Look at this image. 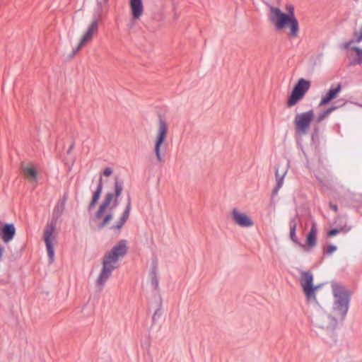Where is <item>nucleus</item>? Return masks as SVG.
<instances>
[{
  "instance_id": "f8f14e48",
  "label": "nucleus",
  "mask_w": 362,
  "mask_h": 362,
  "mask_svg": "<svg viewBox=\"0 0 362 362\" xmlns=\"http://www.w3.org/2000/svg\"><path fill=\"white\" fill-rule=\"evenodd\" d=\"M98 30V22L97 18H94L90 25L88 27L87 30L82 36L78 46L73 49V53L75 54L77 53L81 47L86 45V43L90 42L92 39L93 36L95 33H97Z\"/></svg>"
},
{
  "instance_id": "dca6fc26",
  "label": "nucleus",
  "mask_w": 362,
  "mask_h": 362,
  "mask_svg": "<svg viewBox=\"0 0 362 362\" xmlns=\"http://www.w3.org/2000/svg\"><path fill=\"white\" fill-rule=\"evenodd\" d=\"M16 229L13 224L6 223L0 227V237L5 243L10 242L14 237Z\"/></svg>"
},
{
  "instance_id": "4c0bfd02",
  "label": "nucleus",
  "mask_w": 362,
  "mask_h": 362,
  "mask_svg": "<svg viewBox=\"0 0 362 362\" xmlns=\"http://www.w3.org/2000/svg\"><path fill=\"white\" fill-rule=\"evenodd\" d=\"M98 4L101 6V3L100 2H98Z\"/></svg>"
},
{
  "instance_id": "6ab92c4d",
  "label": "nucleus",
  "mask_w": 362,
  "mask_h": 362,
  "mask_svg": "<svg viewBox=\"0 0 362 362\" xmlns=\"http://www.w3.org/2000/svg\"><path fill=\"white\" fill-rule=\"evenodd\" d=\"M23 172L25 177L30 182H37V171L33 166L28 165L23 167Z\"/></svg>"
},
{
  "instance_id": "7ed1b4c3",
  "label": "nucleus",
  "mask_w": 362,
  "mask_h": 362,
  "mask_svg": "<svg viewBox=\"0 0 362 362\" xmlns=\"http://www.w3.org/2000/svg\"><path fill=\"white\" fill-rule=\"evenodd\" d=\"M64 205H57L54 208L52 218L47 223L44 230V240L50 262H52L54 257V250L52 242L56 240L54 232L57 228V221L64 211Z\"/></svg>"
},
{
  "instance_id": "f257e3e1",
  "label": "nucleus",
  "mask_w": 362,
  "mask_h": 362,
  "mask_svg": "<svg viewBox=\"0 0 362 362\" xmlns=\"http://www.w3.org/2000/svg\"><path fill=\"white\" fill-rule=\"evenodd\" d=\"M127 252L126 241L122 240L115 245L110 251L107 252L102 261V269L96 279L97 286L103 288L105 283L110 279L112 272L119 266V260Z\"/></svg>"
},
{
  "instance_id": "c85d7f7f",
  "label": "nucleus",
  "mask_w": 362,
  "mask_h": 362,
  "mask_svg": "<svg viewBox=\"0 0 362 362\" xmlns=\"http://www.w3.org/2000/svg\"><path fill=\"white\" fill-rule=\"evenodd\" d=\"M286 10L288 11L287 15L289 16L291 19L296 18L294 15V7L292 5H287Z\"/></svg>"
},
{
  "instance_id": "a211bd4d",
  "label": "nucleus",
  "mask_w": 362,
  "mask_h": 362,
  "mask_svg": "<svg viewBox=\"0 0 362 362\" xmlns=\"http://www.w3.org/2000/svg\"><path fill=\"white\" fill-rule=\"evenodd\" d=\"M157 273H158L157 262L153 261L152 263L151 271L150 272V276H151V284L152 288L154 290H158V286H159V281H158Z\"/></svg>"
},
{
  "instance_id": "39448f33",
  "label": "nucleus",
  "mask_w": 362,
  "mask_h": 362,
  "mask_svg": "<svg viewBox=\"0 0 362 362\" xmlns=\"http://www.w3.org/2000/svg\"><path fill=\"white\" fill-rule=\"evenodd\" d=\"M168 130V124L165 119L162 116L158 117V122L155 141L154 153L156 159L160 163L165 162V156L161 154V147L167 138Z\"/></svg>"
},
{
  "instance_id": "2eb2a0df",
  "label": "nucleus",
  "mask_w": 362,
  "mask_h": 362,
  "mask_svg": "<svg viewBox=\"0 0 362 362\" xmlns=\"http://www.w3.org/2000/svg\"><path fill=\"white\" fill-rule=\"evenodd\" d=\"M341 90V85L340 83H338L337 86H332L326 95L322 98L319 105L322 106L328 104L331 100L337 98Z\"/></svg>"
},
{
  "instance_id": "58836bf2",
  "label": "nucleus",
  "mask_w": 362,
  "mask_h": 362,
  "mask_svg": "<svg viewBox=\"0 0 362 362\" xmlns=\"http://www.w3.org/2000/svg\"><path fill=\"white\" fill-rule=\"evenodd\" d=\"M104 1H105V2H107L108 0H104Z\"/></svg>"
},
{
  "instance_id": "2f4dec72",
  "label": "nucleus",
  "mask_w": 362,
  "mask_h": 362,
  "mask_svg": "<svg viewBox=\"0 0 362 362\" xmlns=\"http://www.w3.org/2000/svg\"><path fill=\"white\" fill-rule=\"evenodd\" d=\"M112 173V169L111 168H106L103 172V175L105 177H109Z\"/></svg>"
},
{
  "instance_id": "7c9ffc66",
  "label": "nucleus",
  "mask_w": 362,
  "mask_h": 362,
  "mask_svg": "<svg viewBox=\"0 0 362 362\" xmlns=\"http://www.w3.org/2000/svg\"><path fill=\"white\" fill-rule=\"evenodd\" d=\"M296 229L290 228V238L295 243L297 242V238H296Z\"/></svg>"
},
{
  "instance_id": "9d476101",
  "label": "nucleus",
  "mask_w": 362,
  "mask_h": 362,
  "mask_svg": "<svg viewBox=\"0 0 362 362\" xmlns=\"http://www.w3.org/2000/svg\"><path fill=\"white\" fill-rule=\"evenodd\" d=\"M313 281V276L310 272L307 271L301 273L300 285L308 300L315 299V291L317 288V286H314Z\"/></svg>"
},
{
  "instance_id": "f3484780",
  "label": "nucleus",
  "mask_w": 362,
  "mask_h": 362,
  "mask_svg": "<svg viewBox=\"0 0 362 362\" xmlns=\"http://www.w3.org/2000/svg\"><path fill=\"white\" fill-rule=\"evenodd\" d=\"M129 5L133 19H139L144 12L142 0H130Z\"/></svg>"
},
{
  "instance_id": "9b49d317",
  "label": "nucleus",
  "mask_w": 362,
  "mask_h": 362,
  "mask_svg": "<svg viewBox=\"0 0 362 362\" xmlns=\"http://www.w3.org/2000/svg\"><path fill=\"white\" fill-rule=\"evenodd\" d=\"M109 206L100 205L98 210L93 217V221L97 223L98 229L104 228L112 219V213L107 212Z\"/></svg>"
},
{
  "instance_id": "c756f323",
  "label": "nucleus",
  "mask_w": 362,
  "mask_h": 362,
  "mask_svg": "<svg viewBox=\"0 0 362 362\" xmlns=\"http://www.w3.org/2000/svg\"><path fill=\"white\" fill-rule=\"evenodd\" d=\"M336 250H337V247L333 245H330L327 246V247L325 250V252L327 255H332Z\"/></svg>"
},
{
  "instance_id": "1a4fd4ad",
  "label": "nucleus",
  "mask_w": 362,
  "mask_h": 362,
  "mask_svg": "<svg viewBox=\"0 0 362 362\" xmlns=\"http://www.w3.org/2000/svg\"><path fill=\"white\" fill-rule=\"evenodd\" d=\"M314 117L315 115L313 110L297 114L294 119L296 132L300 135L306 134Z\"/></svg>"
},
{
  "instance_id": "473e14b6",
  "label": "nucleus",
  "mask_w": 362,
  "mask_h": 362,
  "mask_svg": "<svg viewBox=\"0 0 362 362\" xmlns=\"http://www.w3.org/2000/svg\"><path fill=\"white\" fill-rule=\"evenodd\" d=\"M352 43H354V40H351L350 41H349V42H346V43H344V44L343 45V48H344V49H349V47H350V46H351V45Z\"/></svg>"
},
{
  "instance_id": "cd10ccee",
  "label": "nucleus",
  "mask_w": 362,
  "mask_h": 362,
  "mask_svg": "<svg viewBox=\"0 0 362 362\" xmlns=\"http://www.w3.org/2000/svg\"><path fill=\"white\" fill-rule=\"evenodd\" d=\"M317 180L323 187L329 188L331 185V180L329 179H322L317 177Z\"/></svg>"
},
{
  "instance_id": "412c9836",
  "label": "nucleus",
  "mask_w": 362,
  "mask_h": 362,
  "mask_svg": "<svg viewBox=\"0 0 362 362\" xmlns=\"http://www.w3.org/2000/svg\"><path fill=\"white\" fill-rule=\"evenodd\" d=\"M130 211V205H127L125 210L124 211L122 216H121L119 221L116 225L112 226V228L120 230L123 225L125 223L127 220L129 218Z\"/></svg>"
},
{
  "instance_id": "ddd939ff",
  "label": "nucleus",
  "mask_w": 362,
  "mask_h": 362,
  "mask_svg": "<svg viewBox=\"0 0 362 362\" xmlns=\"http://www.w3.org/2000/svg\"><path fill=\"white\" fill-rule=\"evenodd\" d=\"M230 216L233 221L240 227L250 228L254 225L252 219L237 208L233 209L230 212Z\"/></svg>"
},
{
  "instance_id": "72a5a7b5",
  "label": "nucleus",
  "mask_w": 362,
  "mask_h": 362,
  "mask_svg": "<svg viewBox=\"0 0 362 362\" xmlns=\"http://www.w3.org/2000/svg\"><path fill=\"white\" fill-rule=\"evenodd\" d=\"M330 207L334 211H337V205H330Z\"/></svg>"
},
{
  "instance_id": "f03ea898",
  "label": "nucleus",
  "mask_w": 362,
  "mask_h": 362,
  "mask_svg": "<svg viewBox=\"0 0 362 362\" xmlns=\"http://www.w3.org/2000/svg\"><path fill=\"white\" fill-rule=\"evenodd\" d=\"M332 292L333 294L332 314L342 322L349 310L351 293L346 286L337 283L332 284Z\"/></svg>"
},
{
  "instance_id": "423d86ee",
  "label": "nucleus",
  "mask_w": 362,
  "mask_h": 362,
  "mask_svg": "<svg viewBox=\"0 0 362 362\" xmlns=\"http://www.w3.org/2000/svg\"><path fill=\"white\" fill-rule=\"evenodd\" d=\"M310 87V82L305 78H300L294 86L287 101L288 107L294 106L302 100Z\"/></svg>"
},
{
  "instance_id": "c9c22d12",
  "label": "nucleus",
  "mask_w": 362,
  "mask_h": 362,
  "mask_svg": "<svg viewBox=\"0 0 362 362\" xmlns=\"http://www.w3.org/2000/svg\"><path fill=\"white\" fill-rule=\"evenodd\" d=\"M93 206H95V205H93V204L90 205L89 211H90L93 209Z\"/></svg>"
},
{
  "instance_id": "b1692460",
  "label": "nucleus",
  "mask_w": 362,
  "mask_h": 362,
  "mask_svg": "<svg viewBox=\"0 0 362 362\" xmlns=\"http://www.w3.org/2000/svg\"><path fill=\"white\" fill-rule=\"evenodd\" d=\"M355 51L357 58L355 59L354 63L357 64H362V49L358 47H354L352 48Z\"/></svg>"
},
{
  "instance_id": "6e6552de",
  "label": "nucleus",
  "mask_w": 362,
  "mask_h": 362,
  "mask_svg": "<svg viewBox=\"0 0 362 362\" xmlns=\"http://www.w3.org/2000/svg\"><path fill=\"white\" fill-rule=\"evenodd\" d=\"M123 191V182L117 178L115 179L114 190L108 192L105 196L102 204H120L121 202H126V204H130V198L128 194L125 200H123L122 197Z\"/></svg>"
},
{
  "instance_id": "20e7f679",
  "label": "nucleus",
  "mask_w": 362,
  "mask_h": 362,
  "mask_svg": "<svg viewBox=\"0 0 362 362\" xmlns=\"http://www.w3.org/2000/svg\"><path fill=\"white\" fill-rule=\"evenodd\" d=\"M270 21L274 24L277 30H282L287 25H290V35L296 37L298 33L299 25L296 18L291 19L289 16L283 13L279 8L270 7Z\"/></svg>"
},
{
  "instance_id": "393cba45",
  "label": "nucleus",
  "mask_w": 362,
  "mask_h": 362,
  "mask_svg": "<svg viewBox=\"0 0 362 362\" xmlns=\"http://www.w3.org/2000/svg\"><path fill=\"white\" fill-rule=\"evenodd\" d=\"M350 230V228H333L329 230L327 235L330 237L334 236L337 234L339 233L340 232L346 233Z\"/></svg>"
},
{
  "instance_id": "5701e85b",
  "label": "nucleus",
  "mask_w": 362,
  "mask_h": 362,
  "mask_svg": "<svg viewBox=\"0 0 362 362\" xmlns=\"http://www.w3.org/2000/svg\"><path fill=\"white\" fill-rule=\"evenodd\" d=\"M336 109H337V107L332 106V107L327 108V110H324L322 112H321L320 114L318 115V116L317 117V122L320 123Z\"/></svg>"
},
{
  "instance_id": "0eeeda50",
  "label": "nucleus",
  "mask_w": 362,
  "mask_h": 362,
  "mask_svg": "<svg viewBox=\"0 0 362 362\" xmlns=\"http://www.w3.org/2000/svg\"><path fill=\"white\" fill-rule=\"evenodd\" d=\"M312 322L320 328L334 330L340 321L338 317L332 314L329 315L325 313L319 312L313 315Z\"/></svg>"
},
{
  "instance_id": "a878e982",
  "label": "nucleus",
  "mask_w": 362,
  "mask_h": 362,
  "mask_svg": "<svg viewBox=\"0 0 362 362\" xmlns=\"http://www.w3.org/2000/svg\"><path fill=\"white\" fill-rule=\"evenodd\" d=\"M161 307H162V300H161V299H160L158 308L154 312L153 317H152V320L153 322L156 320L157 318H159L161 316V315H162Z\"/></svg>"
},
{
  "instance_id": "f704fd0d",
  "label": "nucleus",
  "mask_w": 362,
  "mask_h": 362,
  "mask_svg": "<svg viewBox=\"0 0 362 362\" xmlns=\"http://www.w3.org/2000/svg\"><path fill=\"white\" fill-rule=\"evenodd\" d=\"M74 146V143H72L71 145L70 146V147L69 148L68 151H67L68 153H69L72 151Z\"/></svg>"
},
{
  "instance_id": "4468645a",
  "label": "nucleus",
  "mask_w": 362,
  "mask_h": 362,
  "mask_svg": "<svg viewBox=\"0 0 362 362\" xmlns=\"http://www.w3.org/2000/svg\"><path fill=\"white\" fill-rule=\"evenodd\" d=\"M281 167V163L277 164V165L276 167L275 177H276V186L274 187V188L273 189L272 196L278 193L279 190L280 189V188L283 186L284 179L285 175L287 173L288 170L286 168H283L281 172H280Z\"/></svg>"
},
{
  "instance_id": "e433bc0d",
  "label": "nucleus",
  "mask_w": 362,
  "mask_h": 362,
  "mask_svg": "<svg viewBox=\"0 0 362 362\" xmlns=\"http://www.w3.org/2000/svg\"><path fill=\"white\" fill-rule=\"evenodd\" d=\"M133 25H134V23L133 22L131 23L130 25H129V28H132L133 26Z\"/></svg>"
},
{
  "instance_id": "aec40b11",
  "label": "nucleus",
  "mask_w": 362,
  "mask_h": 362,
  "mask_svg": "<svg viewBox=\"0 0 362 362\" xmlns=\"http://www.w3.org/2000/svg\"><path fill=\"white\" fill-rule=\"evenodd\" d=\"M317 228L315 223H313L310 232L307 236V244L309 247H315L316 245Z\"/></svg>"
},
{
  "instance_id": "4be33fe9",
  "label": "nucleus",
  "mask_w": 362,
  "mask_h": 362,
  "mask_svg": "<svg viewBox=\"0 0 362 362\" xmlns=\"http://www.w3.org/2000/svg\"><path fill=\"white\" fill-rule=\"evenodd\" d=\"M103 191V178L100 177L96 189L94 191L91 201L89 204H96L99 200Z\"/></svg>"
},
{
  "instance_id": "bb28decb",
  "label": "nucleus",
  "mask_w": 362,
  "mask_h": 362,
  "mask_svg": "<svg viewBox=\"0 0 362 362\" xmlns=\"http://www.w3.org/2000/svg\"><path fill=\"white\" fill-rule=\"evenodd\" d=\"M298 220H299V216L298 214L296 213L295 216L292 218L289 221L290 228L296 229Z\"/></svg>"
}]
</instances>
